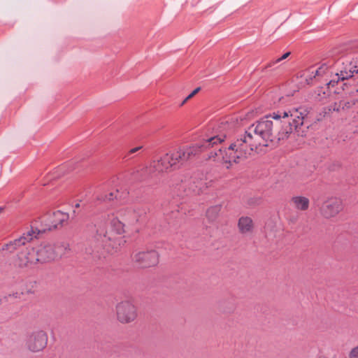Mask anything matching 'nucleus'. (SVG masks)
<instances>
[{
    "label": "nucleus",
    "mask_w": 358,
    "mask_h": 358,
    "mask_svg": "<svg viewBox=\"0 0 358 358\" xmlns=\"http://www.w3.org/2000/svg\"><path fill=\"white\" fill-rule=\"evenodd\" d=\"M308 113V109L305 107L273 112L250 126L244 134L224 150L216 147L224 141V136L212 137L201 145L176 150L184 164L203 150L215 147L210 152L209 158L226 164L229 169L232 163H238L262 151V148L268 146L269 142L287 138L294 130L303 125L304 118Z\"/></svg>",
    "instance_id": "1"
},
{
    "label": "nucleus",
    "mask_w": 358,
    "mask_h": 358,
    "mask_svg": "<svg viewBox=\"0 0 358 358\" xmlns=\"http://www.w3.org/2000/svg\"><path fill=\"white\" fill-rule=\"evenodd\" d=\"M139 213L134 208L127 207L117 210L109 216L110 229L101 236L102 245L108 250L117 249L125 241L122 236L127 226L136 223Z\"/></svg>",
    "instance_id": "2"
},
{
    "label": "nucleus",
    "mask_w": 358,
    "mask_h": 358,
    "mask_svg": "<svg viewBox=\"0 0 358 358\" xmlns=\"http://www.w3.org/2000/svg\"><path fill=\"white\" fill-rule=\"evenodd\" d=\"M68 220L69 215L59 210L53 213L52 215L45 216L43 217L40 228L38 227L34 228L32 227L31 230L28 231L27 234H24L20 238L8 244V250L10 252L20 250L26 243L31 241L34 238H36L37 235L40 233L55 229L59 225H62L64 222H67Z\"/></svg>",
    "instance_id": "3"
},
{
    "label": "nucleus",
    "mask_w": 358,
    "mask_h": 358,
    "mask_svg": "<svg viewBox=\"0 0 358 358\" xmlns=\"http://www.w3.org/2000/svg\"><path fill=\"white\" fill-rule=\"evenodd\" d=\"M337 72L328 83L334 87L338 81L349 80L358 74V53L348 54L336 62Z\"/></svg>",
    "instance_id": "4"
},
{
    "label": "nucleus",
    "mask_w": 358,
    "mask_h": 358,
    "mask_svg": "<svg viewBox=\"0 0 358 358\" xmlns=\"http://www.w3.org/2000/svg\"><path fill=\"white\" fill-rule=\"evenodd\" d=\"M68 247L66 244L42 243L36 247L38 263H47L55 261L64 255Z\"/></svg>",
    "instance_id": "5"
},
{
    "label": "nucleus",
    "mask_w": 358,
    "mask_h": 358,
    "mask_svg": "<svg viewBox=\"0 0 358 358\" xmlns=\"http://www.w3.org/2000/svg\"><path fill=\"white\" fill-rule=\"evenodd\" d=\"M115 316L120 324H130L134 322L138 317L137 308L129 300L122 301L115 306Z\"/></svg>",
    "instance_id": "6"
},
{
    "label": "nucleus",
    "mask_w": 358,
    "mask_h": 358,
    "mask_svg": "<svg viewBox=\"0 0 358 358\" xmlns=\"http://www.w3.org/2000/svg\"><path fill=\"white\" fill-rule=\"evenodd\" d=\"M48 341L47 333L42 329H36L27 334L25 340V347L29 352H40L46 348Z\"/></svg>",
    "instance_id": "7"
},
{
    "label": "nucleus",
    "mask_w": 358,
    "mask_h": 358,
    "mask_svg": "<svg viewBox=\"0 0 358 358\" xmlns=\"http://www.w3.org/2000/svg\"><path fill=\"white\" fill-rule=\"evenodd\" d=\"M173 151L169 152L159 159L153 161L151 168L158 173H167L179 168Z\"/></svg>",
    "instance_id": "8"
},
{
    "label": "nucleus",
    "mask_w": 358,
    "mask_h": 358,
    "mask_svg": "<svg viewBox=\"0 0 358 358\" xmlns=\"http://www.w3.org/2000/svg\"><path fill=\"white\" fill-rule=\"evenodd\" d=\"M343 209V201L336 197H330L325 200L320 209V214L327 219L336 217Z\"/></svg>",
    "instance_id": "9"
},
{
    "label": "nucleus",
    "mask_w": 358,
    "mask_h": 358,
    "mask_svg": "<svg viewBox=\"0 0 358 358\" xmlns=\"http://www.w3.org/2000/svg\"><path fill=\"white\" fill-rule=\"evenodd\" d=\"M133 260L139 267L149 268L158 264L159 255L154 250L138 252L134 255Z\"/></svg>",
    "instance_id": "10"
},
{
    "label": "nucleus",
    "mask_w": 358,
    "mask_h": 358,
    "mask_svg": "<svg viewBox=\"0 0 358 358\" xmlns=\"http://www.w3.org/2000/svg\"><path fill=\"white\" fill-rule=\"evenodd\" d=\"M16 265L19 267H28L38 263L35 248L22 249L17 255Z\"/></svg>",
    "instance_id": "11"
},
{
    "label": "nucleus",
    "mask_w": 358,
    "mask_h": 358,
    "mask_svg": "<svg viewBox=\"0 0 358 358\" xmlns=\"http://www.w3.org/2000/svg\"><path fill=\"white\" fill-rule=\"evenodd\" d=\"M182 182L189 192L195 194L202 193L207 188V182L196 176L185 177L184 180H182Z\"/></svg>",
    "instance_id": "12"
},
{
    "label": "nucleus",
    "mask_w": 358,
    "mask_h": 358,
    "mask_svg": "<svg viewBox=\"0 0 358 358\" xmlns=\"http://www.w3.org/2000/svg\"><path fill=\"white\" fill-rule=\"evenodd\" d=\"M255 224L251 217L248 216H242L238 221V231L241 234L248 235L253 232Z\"/></svg>",
    "instance_id": "13"
},
{
    "label": "nucleus",
    "mask_w": 358,
    "mask_h": 358,
    "mask_svg": "<svg viewBox=\"0 0 358 358\" xmlns=\"http://www.w3.org/2000/svg\"><path fill=\"white\" fill-rule=\"evenodd\" d=\"M291 203L295 209L306 211L309 208L310 201L309 199L306 196H296L292 198Z\"/></svg>",
    "instance_id": "14"
},
{
    "label": "nucleus",
    "mask_w": 358,
    "mask_h": 358,
    "mask_svg": "<svg viewBox=\"0 0 358 358\" xmlns=\"http://www.w3.org/2000/svg\"><path fill=\"white\" fill-rule=\"evenodd\" d=\"M220 209L221 208L219 206H214L209 208L206 212L208 218L210 220H215L220 213Z\"/></svg>",
    "instance_id": "15"
},
{
    "label": "nucleus",
    "mask_w": 358,
    "mask_h": 358,
    "mask_svg": "<svg viewBox=\"0 0 358 358\" xmlns=\"http://www.w3.org/2000/svg\"><path fill=\"white\" fill-rule=\"evenodd\" d=\"M329 113L330 112H341L343 111V106L341 104V100L338 102H335L330 105L328 108Z\"/></svg>",
    "instance_id": "16"
},
{
    "label": "nucleus",
    "mask_w": 358,
    "mask_h": 358,
    "mask_svg": "<svg viewBox=\"0 0 358 358\" xmlns=\"http://www.w3.org/2000/svg\"><path fill=\"white\" fill-rule=\"evenodd\" d=\"M356 103L355 100L352 101H346V100H341V104L343 106V110H347L350 108L353 105H355Z\"/></svg>",
    "instance_id": "17"
},
{
    "label": "nucleus",
    "mask_w": 358,
    "mask_h": 358,
    "mask_svg": "<svg viewBox=\"0 0 358 358\" xmlns=\"http://www.w3.org/2000/svg\"><path fill=\"white\" fill-rule=\"evenodd\" d=\"M348 358H358V345L352 348L349 351Z\"/></svg>",
    "instance_id": "18"
},
{
    "label": "nucleus",
    "mask_w": 358,
    "mask_h": 358,
    "mask_svg": "<svg viewBox=\"0 0 358 358\" xmlns=\"http://www.w3.org/2000/svg\"><path fill=\"white\" fill-rule=\"evenodd\" d=\"M343 85L346 87V88H348V85H350V86L352 87L351 89L349 90V94H353V93H355V92H358V82L355 84L353 83L352 85H351L350 83H343Z\"/></svg>",
    "instance_id": "19"
},
{
    "label": "nucleus",
    "mask_w": 358,
    "mask_h": 358,
    "mask_svg": "<svg viewBox=\"0 0 358 358\" xmlns=\"http://www.w3.org/2000/svg\"><path fill=\"white\" fill-rule=\"evenodd\" d=\"M200 90V87L196 88L194 90H193L182 101L181 105H184L189 99H192L194 96H195Z\"/></svg>",
    "instance_id": "20"
},
{
    "label": "nucleus",
    "mask_w": 358,
    "mask_h": 358,
    "mask_svg": "<svg viewBox=\"0 0 358 358\" xmlns=\"http://www.w3.org/2000/svg\"><path fill=\"white\" fill-rule=\"evenodd\" d=\"M289 55H290L289 52H287L285 53L282 57H280L278 59H277L276 60L271 62L268 64V66H271L273 64H277V63L281 62L282 60H284V59H287L289 56Z\"/></svg>",
    "instance_id": "21"
},
{
    "label": "nucleus",
    "mask_w": 358,
    "mask_h": 358,
    "mask_svg": "<svg viewBox=\"0 0 358 358\" xmlns=\"http://www.w3.org/2000/svg\"><path fill=\"white\" fill-rule=\"evenodd\" d=\"M324 90L325 89L324 87H320L317 90V92H318L317 96H318L319 100H322L323 99H324L327 96V93Z\"/></svg>",
    "instance_id": "22"
},
{
    "label": "nucleus",
    "mask_w": 358,
    "mask_h": 358,
    "mask_svg": "<svg viewBox=\"0 0 358 358\" xmlns=\"http://www.w3.org/2000/svg\"><path fill=\"white\" fill-rule=\"evenodd\" d=\"M325 70H326L325 66H321V67L318 68L317 69L313 71L312 73H314V77H315V76H320L322 73H324Z\"/></svg>",
    "instance_id": "23"
},
{
    "label": "nucleus",
    "mask_w": 358,
    "mask_h": 358,
    "mask_svg": "<svg viewBox=\"0 0 358 358\" xmlns=\"http://www.w3.org/2000/svg\"><path fill=\"white\" fill-rule=\"evenodd\" d=\"M173 153L175 155L176 158L177 159L176 162L180 167V166H182L183 164V163L181 160V157L179 155L177 150H173Z\"/></svg>",
    "instance_id": "24"
},
{
    "label": "nucleus",
    "mask_w": 358,
    "mask_h": 358,
    "mask_svg": "<svg viewBox=\"0 0 358 358\" xmlns=\"http://www.w3.org/2000/svg\"><path fill=\"white\" fill-rule=\"evenodd\" d=\"M117 191L115 192H110L109 193L107 196H106V199L108 200H113L114 199H116L117 196Z\"/></svg>",
    "instance_id": "25"
},
{
    "label": "nucleus",
    "mask_w": 358,
    "mask_h": 358,
    "mask_svg": "<svg viewBox=\"0 0 358 358\" xmlns=\"http://www.w3.org/2000/svg\"><path fill=\"white\" fill-rule=\"evenodd\" d=\"M142 148L141 146H138V147H136V148H134L132 149H131L129 152H128V155H131V154H134V153H136V152H138V150H140Z\"/></svg>",
    "instance_id": "26"
}]
</instances>
